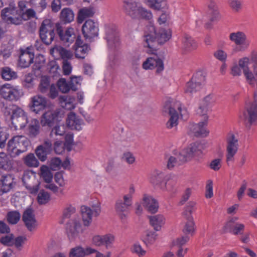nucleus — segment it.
<instances>
[{
    "label": "nucleus",
    "instance_id": "nucleus-1",
    "mask_svg": "<svg viewBox=\"0 0 257 257\" xmlns=\"http://www.w3.org/2000/svg\"><path fill=\"white\" fill-rule=\"evenodd\" d=\"M238 65L243 70L247 82L255 89L254 102H246L245 110L240 114L241 119L252 124L257 121V55L240 59Z\"/></svg>",
    "mask_w": 257,
    "mask_h": 257
},
{
    "label": "nucleus",
    "instance_id": "nucleus-2",
    "mask_svg": "<svg viewBox=\"0 0 257 257\" xmlns=\"http://www.w3.org/2000/svg\"><path fill=\"white\" fill-rule=\"evenodd\" d=\"M163 111L169 114L170 118L166 123V127L169 129L175 127L178 124V112L184 119L188 118V112L181 103L174 100L167 101L164 106Z\"/></svg>",
    "mask_w": 257,
    "mask_h": 257
},
{
    "label": "nucleus",
    "instance_id": "nucleus-3",
    "mask_svg": "<svg viewBox=\"0 0 257 257\" xmlns=\"http://www.w3.org/2000/svg\"><path fill=\"white\" fill-rule=\"evenodd\" d=\"M144 37L148 48H152L151 44L155 41L160 44L168 41L172 37V30L169 28H162L157 33L154 24L150 22L149 25L145 28Z\"/></svg>",
    "mask_w": 257,
    "mask_h": 257
},
{
    "label": "nucleus",
    "instance_id": "nucleus-4",
    "mask_svg": "<svg viewBox=\"0 0 257 257\" xmlns=\"http://www.w3.org/2000/svg\"><path fill=\"white\" fill-rule=\"evenodd\" d=\"M123 9L125 14L132 18H142L151 20L153 18L152 12L142 7L136 0H123Z\"/></svg>",
    "mask_w": 257,
    "mask_h": 257
},
{
    "label": "nucleus",
    "instance_id": "nucleus-5",
    "mask_svg": "<svg viewBox=\"0 0 257 257\" xmlns=\"http://www.w3.org/2000/svg\"><path fill=\"white\" fill-rule=\"evenodd\" d=\"M30 143V140L25 136H15L8 142L7 152L11 157H15L27 151Z\"/></svg>",
    "mask_w": 257,
    "mask_h": 257
},
{
    "label": "nucleus",
    "instance_id": "nucleus-6",
    "mask_svg": "<svg viewBox=\"0 0 257 257\" xmlns=\"http://www.w3.org/2000/svg\"><path fill=\"white\" fill-rule=\"evenodd\" d=\"M65 115L64 111L60 109H48L45 111L40 117L42 126L52 127L55 122H60Z\"/></svg>",
    "mask_w": 257,
    "mask_h": 257
},
{
    "label": "nucleus",
    "instance_id": "nucleus-7",
    "mask_svg": "<svg viewBox=\"0 0 257 257\" xmlns=\"http://www.w3.org/2000/svg\"><path fill=\"white\" fill-rule=\"evenodd\" d=\"M0 95L5 99L9 101H18L24 95L22 89L18 86L7 83L0 88Z\"/></svg>",
    "mask_w": 257,
    "mask_h": 257
},
{
    "label": "nucleus",
    "instance_id": "nucleus-8",
    "mask_svg": "<svg viewBox=\"0 0 257 257\" xmlns=\"http://www.w3.org/2000/svg\"><path fill=\"white\" fill-rule=\"evenodd\" d=\"M55 27L50 19L44 20L39 30L40 36L42 41L46 45L51 44L55 37Z\"/></svg>",
    "mask_w": 257,
    "mask_h": 257
},
{
    "label": "nucleus",
    "instance_id": "nucleus-9",
    "mask_svg": "<svg viewBox=\"0 0 257 257\" xmlns=\"http://www.w3.org/2000/svg\"><path fill=\"white\" fill-rule=\"evenodd\" d=\"M40 176L47 183L45 185V187L46 188L50 190L54 193H56L58 195H63L64 194L63 188H59L55 184L52 183L53 174L48 166L46 165H42L40 167Z\"/></svg>",
    "mask_w": 257,
    "mask_h": 257
},
{
    "label": "nucleus",
    "instance_id": "nucleus-10",
    "mask_svg": "<svg viewBox=\"0 0 257 257\" xmlns=\"http://www.w3.org/2000/svg\"><path fill=\"white\" fill-rule=\"evenodd\" d=\"M84 227L79 219L71 220L67 227V236L69 239L71 241L80 240L85 230Z\"/></svg>",
    "mask_w": 257,
    "mask_h": 257
},
{
    "label": "nucleus",
    "instance_id": "nucleus-11",
    "mask_svg": "<svg viewBox=\"0 0 257 257\" xmlns=\"http://www.w3.org/2000/svg\"><path fill=\"white\" fill-rule=\"evenodd\" d=\"M12 110L11 119L16 127L23 129L28 123V116L24 110L20 107L13 105L10 108Z\"/></svg>",
    "mask_w": 257,
    "mask_h": 257
},
{
    "label": "nucleus",
    "instance_id": "nucleus-12",
    "mask_svg": "<svg viewBox=\"0 0 257 257\" xmlns=\"http://www.w3.org/2000/svg\"><path fill=\"white\" fill-rule=\"evenodd\" d=\"M205 81V77L201 72H197L188 81L185 87V92L192 95L200 90Z\"/></svg>",
    "mask_w": 257,
    "mask_h": 257
},
{
    "label": "nucleus",
    "instance_id": "nucleus-13",
    "mask_svg": "<svg viewBox=\"0 0 257 257\" xmlns=\"http://www.w3.org/2000/svg\"><path fill=\"white\" fill-rule=\"evenodd\" d=\"M2 19L9 24L20 25L24 21L18 13V10L14 7L10 6L2 11Z\"/></svg>",
    "mask_w": 257,
    "mask_h": 257
},
{
    "label": "nucleus",
    "instance_id": "nucleus-14",
    "mask_svg": "<svg viewBox=\"0 0 257 257\" xmlns=\"http://www.w3.org/2000/svg\"><path fill=\"white\" fill-rule=\"evenodd\" d=\"M115 240V235L109 233L103 235H94L91 238V243L95 246H104L106 249H110L113 247Z\"/></svg>",
    "mask_w": 257,
    "mask_h": 257
},
{
    "label": "nucleus",
    "instance_id": "nucleus-15",
    "mask_svg": "<svg viewBox=\"0 0 257 257\" xmlns=\"http://www.w3.org/2000/svg\"><path fill=\"white\" fill-rule=\"evenodd\" d=\"M54 140L53 143V149L57 154H62L65 149L68 151L71 150L73 145V135L71 133H68L65 136V142L59 140L58 139H53Z\"/></svg>",
    "mask_w": 257,
    "mask_h": 257
},
{
    "label": "nucleus",
    "instance_id": "nucleus-16",
    "mask_svg": "<svg viewBox=\"0 0 257 257\" xmlns=\"http://www.w3.org/2000/svg\"><path fill=\"white\" fill-rule=\"evenodd\" d=\"M239 148L238 139L231 134L227 139L226 160L227 164L233 162Z\"/></svg>",
    "mask_w": 257,
    "mask_h": 257
},
{
    "label": "nucleus",
    "instance_id": "nucleus-17",
    "mask_svg": "<svg viewBox=\"0 0 257 257\" xmlns=\"http://www.w3.org/2000/svg\"><path fill=\"white\" fill-rule=\"evenodd\" d=\"M98 24L93 20H86L82 26V33L86 40H91L98 35Z\"/></svg>",
    "mask_w": 257,
    "mask_h": 257
},
{
    "label": "nucleus",
    "instance_id": "nucleus-18",
    "mask_svg": "<svg viewBox=\"0 0 257 257\" xmlns=\"http://www.w3.org/2000/svg\"><path fill=\"white\" fill-rule=\"evenodd\" d=\"M105 39L109 48H115L120 46L121 41L115 26H107L105 27Z\"/></svg>",
    "mask_w": 257,
    "mask_h": 257
},
{
    "label": "nucleus",
    "instance_id": "nucleus-19",
    "mask_svg": "<svg viewBox=\"0 0 257 257\" xmlns=\"http://www.w3.org/2000/svg\"><path fill=\"white\" fill-rule=\"evenodd\" d=\"M22 180L26 188L29 190L31 193L36 194L38 192L40 183L33 172H25L24 173Z\"/></svg>",
    "mask_w": 257,
    "mask_h": 257
},
{
    "label": "nucleus",
    "instance_id": "nucleus-20",
    "mask_svg": "<svg viewBox=\"0 0 257 257\" xmlns=\"http://www.w3.org/2000/svg\"><path fill=\"white\" fill-rule=\"evenodd\" d=\"M47 105V101L45 97L36 95L30 98L29 107L32 111L37 114L44 110Z\"/></svg>",
    "mask_w": 257,
    "mask_h": 257
},
{
    "label": "nucleus",
    "instance_id": "nucleus-21",
    "mask_svg": "<svg viewBox=\"0 0 257 257\" xmlns=\"http://www.w3.org/2000/svg\"><path fill=\"white\" fill-rule=\"evenodd\" d=\"M165 175L161 171L156 170L152 172L149 177V182L154 186L159 188L162 191H167V182L164 180Z\"/></svg>",
    "mask_w": 257,
    "mask_h": 257
},
{
    "label": "nucleus",
    "instance_id": "nucleus-22",
    "mask_svg": "<svg viewBox=\"0 0 257 257\" xmlns=\"http://www.w3.org/2000/svg\"><path fill=\"white\" fill-rule=\"evenodd\" d=\"M229 40L237 46L250 47V41L246 34L240 31L231 32L229 35Z\"/></svg>",
    "mask_w": 257,
    "mask_h": 257
},
{
    "label": "nucleus",
    "instance_id": "nucleus-23",
    "mask_svg": "<svg viewBox=\"0 0 257 257\" xmlns=\"http://www.w3.org/2000/svg\"><path fill=\"white\" fill-rule=\"evenodd\" d=\"M133 204V200H131L124 197L122 199H118L115 204V209L121 219H125L126 213L130 207Z\"/></svg>",
    "mask_w": 257,
    "mask_h": 257
},
{
    "label": "nucleus",
    "instance_id": "nucleus-24",
    "mask_svg": "<svg viewBox=\"0 0 257 257\" xmlns=\"http://www.w3.org/2000/svg\"><path fill=\"white\" fill-rule=\"evenodd\" d=\"M203 149V146L200 144H192L189 148L182 150L184 156L181 157L180 159L181 160H189L193 157L201 154L202 153Z\"/></svg>",
    "mask_w": 257,
    "mask_h": 257
},
{
    "label": "nucleus",
    "instance_id": "nucleus-25",
    "mask_svg": "<svg viewBox=\"0 0 257 257\" xmlns=\"http://www.w3.org/2000/svg\"><path fill=\"white\" fill-rule=\"evenodd\" d=\"M58 33L61 41L67 47H69L72 44L76 39L75 30L74 28L71 27L67 28L64 32L58 29Z\"/></svg>",
    "mask_w": 257,
    "mask_h": 257
},
{
    "label": "nucleus",
    "instance_id": "nucleus-26",
    "mask_svg": "<svg viewBox=\"0 0 257 257\" xmlns=\"http://www.w3.org/2000/svg\"><path fill=\"white\" fill-rule=\"evenodd\" d=\"M66 123L70 128L78 131L81 130L84 124L83 119L73 112H70L67 115Z\"/></svg>",
    "mask_w": 257,
    "mask_h": 257
},
{
    "label": "nucleus",
    "instance_id": "nucleus-27",
    "mask_svg": "<svg viewBox=\"0 0 257 257\" xmlns=\"http://www.w3.org/2000/svg\"><path fill=\"white\" fill-rule=\"evenodd\" d=\"M142 204L148 211L152 213H156L159 209V203L153 196L144 194L142 199Z\"/></svg>",
    "mask_w": 257,
    "mask_h": 257
},
{
    "label": "nucleus",
    "instance_id": "nucleus-28",
    "mask_svg": "<svg viewBox=\"0 0 257 257\" xmlns=\"http://www.w3.org/2000/svg\"><path fill=\"white\" fill-rule=\"evenodd\" d=\"M33 49H21L19 57V65L22 68L29 66L33 61L34 58Z\"/></svg>",
    "mask_w": 257,
    "mask_h": 257
},
{
    "label": "nucleus",
    "instance_id": "nucleus-29",
    "mask_svg": "<svg viewBox=\"0 0 257 257\" xmlns=\"http://www.w3.org/2000/svg\"><path fill=\"white\" fill-rule=\"evenodd\" d=\"M96 251V249L91 247L84 248L80 245H77L70 249L69 257H85Z\"/></svg>",
    "mask_w": 257,
    "mask_h": 257
},
{
    "label": "nucleus",
    "instance_id": "nucleus-30",
    "mask_svg": "<svg viewBox=\"0 0 257 257\" xmlns=\"http://www.w3.org/2000/svg\"><path fill=\"white\" fill-rule=\"evenodd\" d=\"M14 185V178L10 174H4L0 177V193L10 191Z\"/></svg>",
    "mask_w": 257,
    "mask_h": 257
},
{
    "label": "nucleus",
    "instance_id": "nucleus-31",
    "mask_svg": "<svg viewBox=\"0 0 257 257\" xmlns=\"http://www.w3.org/2000/svg\"><path fill=\"white\" fill-rule=\"evenodd\" d=\"M207 121L203 120L197 124H192L189 126L190 131L196 136H206L209 131L206 129Z\"/></svg>",
    "mask_w": 257,
    "mask_h": 257
},
{
    "label": "nucleus",
    "instance_id": "nucleus-32",
    "mask_svg": "<svg viewBox=\"0 0 257 257\" xmlns=\"http://www.w3.org/2000/svg\"><path fill=\"white\" fill-rule=\"evenodd\" d=\"M27 2L20 1L18 4V13L24 21L28 20L36 17V12L32 9H27L26 6Z\"/></svg>",
    "mask_w": 257,
    "mask_h": 257
},
{
    "label": "nucleus",
    "instance_id": "nucleus-33",
    "mask_svg": "<svg viewBox=\"0 0 257 257\" xmlns=\"http://www.w3.org/2000/svg\"><path fill=\"white\" fill-rule=\"evenodd\" d=\"M22 218L26 226L29 230H32L37 226V221L33 211L31 209H27L24 211Z\"/></svg>",
    "mask_w": 257,
    "mask_h": 257
},
{
    "label": "nucleus",
    "instance_id": "nucleus-34",
    "mask_svg": "<svg viewBox=\"0 0 257 257\" xmlns=\"http://www.w3.org/2000/svg\"><path fill=\"white\" fill-rule=\"evenodd\" d=\"M184 156L182 151H174L172 154L168 158L167 167L169 169H172L176 165H180L181 163L187 161L186 160H181V157Z\"/></svg>",
    "mask_w": 257,
    "mask_h": 257
},
{
    "label": "nucleus",
    "instance_id": "nucleus-35",
    "mask_svg": "<svg viewBox=\"0 0 257 257\" xmlns=\"http://www.w3.org/2000/svg\"><path fill=\"white\" fill-rule=\"evenodd\" d=\"M160 49H150L149 53L155 55L156 60L155 62V67H156V72L158 73L162 72L164 69V65L163 58H164V53L160 51Z\"/></svg>",
    "mask_w": 257,
    "mask_h": 257
},
{
    "label": "nucleus",
    "instance_id": "nucleus-36",
    "mask_svg": "<svg viewBox=\"0 0 257 257\" xmlns=\"http://www.w3.org/2000/svg\"><path fill=\"white\" fill-rule=\"evenodd\" d=\"M81 213L83 226L89 227L92 222V210L89 207L82 206L81 207Z\"/></svg>",
    "mask_w": 257,
    "mask_h": 257
},
{
    "label": "nucleus",
    "instance_id": "nucleus-37",
    "mask_svg": "<svg viewBox=\"0 0 257 257\" xmlns=\"http://www.w3.org/2000/svg\"><path fill=\"white\" fill-rule=\"evenodd\" d=\"M146 4L151 9L163 11L169 8L167 0H146Z\"/></svg>",
    "mask_w": 257,
    "mask_h": 257
},
{
    "label": "nucleus",
    "instance_id": "nucleus-38",
    "mask_svg": "<svg viewBox=\"0 0 257 257\" xmlns=\"http://www.w3.org/2000/svg\"><path fill=\"white\" fill-rule=\"evenodd\" d=\"M61 106L67 110H72L76 107L75 98L70 95L61 96L59 97Z\"/></svg>",
    "mask_w": 257,
    "mask_h": 257
},
{
    "label": "nucleus",
    "instance_id": "nucleus-39",
    "mask_svg": "<svg viewBox=\"0 0 257 257\" xmlns=\"http://www.w3.org/2000/svg\"><path fill=\"white\" fill-rule=\"evenodd\" d=\"M13 161L5 153H0V169L10 171L13 168Z\"/></svg>",
    "mask_w": 257,
    "mask_h": 257
},
{
    "label": "nucleus",
    "instance_id": "nucleus-40",
    "mask_svg": "<svg viewBox=\"0 0 257 257\" xmlns=\"http://www.w3.org/2000/svg\"><path fill=\"white\" fill-rule=\"evenodd\" d=\"M149 220L151 225L156 231H159L166 221L165 217L161 214L151 216L149 217Z\"/></svg>",
    "mask_w": 257,
    "mask_h": 257
},
{
    "label": "nucleus",
    "instance_id": "nucleus-41",
    "mask_svg": "<svg viewBox=\"0 0 257 257\" xmlns=\"http://www.w3.org/2000/svg\"><path fill=\"white\" fill-rule=\"evenodd\" d=\"M40 132V125L36 118L31 120L28 127V134L30 138L36 137Z\"/></svg>",
    "mask_w": 257,
    "mask_h": 257
},
{
    "label": "nucleus",
    "instance_id": "nucleus-42",
    "mask_svg": "<svg viewBox=\"0 0 257 257\" xmlns=\"http://www.w3.org/2000/svg\"><path fill=\"white\" fill-rule=\"evenodd\" d=\"M183 217L185 220V223L183 228V231L186 234L192 235L195 230V224L193 217Z\"/></svg>",
    "mask_w": 257,
    "mask_h": 257
},
{
    "label": "nucleus",
    "instance_id": "nucleus-43",
    "mask_svg": "<svg viewBox=\"0 0 257 257\" xmlns=\"http://www.w3.org/2000/svg\"><path fill=\"white\" fill-rule=\"evenodd\" d=\"M94 14L92 8H83L81 9L78 13L77 21L78 24H82L86 19L91 17Z\"/></svg>",
    "mask_w": 257,
    "mask_h": 257
},
{
    "label": "nucleus",
    "instance_id": "nucleus-44",
    "mask_svg": "<svg viewBox=\"0 0 257 257\" xmlns=\"http://www.w3.org/2000/svg\"><path fill=\"white\" fill-rule=\"evenodd\" d=\"M66 127L64 124H57L54 126L50 133V137L51 139H57L58 136H65L67 134L66 132Z\"/></svg>",
    "mask_w": 257,
    "mask_h": 257
},
{
    "label": "nucleus",
    "instance_id": "nucleus-45",
    "mask_svg": "<svg viewBox=\"0 0 257 257\" xmlns=\"http://www.w3.org/2000/svg\"><path fill=\"white\" fill-rule=\"evenodd\" d=\"M61 19L65 23H70L74 19V14L69 8H64L61 12Z\"/></svg>",
    "mask_w": 257,
    "mask_h": 257
},
{
    "label": "nucleus",
    "instance_id": "nucleus-46",
    "mask_svg": "<svg viewBox=\"0 0 257 257\" xmlns=\"http://www.w3.org/2000/svg\"><path fill=\"white\" fill-rule=\"evenodd\" d=\"M25 164L29 167L36 168L39 165V162L34 154L29 153L24 159Z\"/></svg>",
    "mask_w": 257,
    "mask_h": 257
},
{
    "label": "nucleus",
    "instance_id": "nucleus-47",
    "mask_svg": "<svg viewBox=\"0 0 257 257\" xmlns=\"http://www.w3.org/2000/svg\"><path fill=\"white\" fill-rule=\"evenodd\" d=\"M228 4L233 13H238L243 9V0H228Z\"/></svg>",
    "mask_w": 257,
    "mask_h": 257
},
{
    "label": "nucleus",
    "instance_id": "nucleus-48",
    "mask_svg": "<svg viewBox=\"0 0 257 257\" xmlns=\"http://www.w3.org/2000/svg\"><path fill=\"white\" fill-rule=\"evenodd\" d=\"M157 237L158 235L156 232L148 231L143 235L142 240L148 245L153 244L156 240Z\"/></svg>",
    "mask_w": 257,
    "mask_h": 257
},
{
    "label": "nucleus",
    "instance_id": "nucleus-49",
    "mask_svg": "<svg viewBox=\"0 0 257 257\" xmlns=\"http://www.w3.org/2000/svg\"><path fill=\"white\" fill-rule=\"evenodd\" d=\"M57 85L59 90L63 93H68L72 90L70 82H67L65 78L59 79L57 81Z\"/></svg>",
    "mask_w": 257,
    "mask_h": 257
},
{
    "label": "nucleus",
    "instance_id": "nucleus-50",
    "mask_svg": "<svg viewBox=\"0 0 257 257\" xmlns=\"http://www.w3.org/2000/svg\"><path fill=\"white\" fill-rule=\"evenodd\" d=\"M131 251L138 257H144L147 253L146 250L143 248L139 242L134 243L131 246Z\"/></svg>",
    "mask_w": 257,
    "mask_h": 257
},
{
    "label": "nucleus",
    "instance_id": "nucleus-51",
    "mask_svg": "<svg viewBox=\"0 0 257 257\" xmlns=\"http://www.w3.org/2000/svg\"><path fill=\"white\" fill-rule=\"evenodd\" d=\"M50 152L45 149L42 146H38L35 150V153L39 159L44 162L47 159V156Z\"/></svg>",
    "mask_w": 257,
    "mask_h": 257
},
{
    "label": "nucleus",
    "instance_id": "nucleus-52",
    "mask_svg": "<svg viewBox=\"0 0 257 257\" xmlns=\"http://www.w3.org/2000/svg\"><path fill=\"white\" fill-rule=\"evenodd\" d=\"M7 218L10 223L15 224L20 220L21 214L17 211H10L7 214Z\"/></svg>",
    "mask_w": 257,
    "mask_h": 257
},
{
    "label": "nucleus",
    "instance_id": "nucleus-53",
    "mask_svg": "<svg viewBox=\"0 0 257 257\" xmlns=\"http://www.w3.org/2000/svg\"><path fill=\"white\" fill-rule=\"evenodd\" d=\"M121 160L127 164L132 165L136 162V157L134 154L129 151L124 152L121 156Z\"/></svg>",
    "mask_w": 257,
    "mask_h": 257
},
{
    "label": "nucleus",
    "instance_id": "nucleus-54",
    "mask_svg": "<svg viewBox=\"0 0 257 257\" xmlns=\"http://www.w3.org/2000/svg\"><path fill=\"white\" fill-rule=\"evenodd\" d=\"M50 199L49 193L44 190H41L37 196V201L40 204H45L49 202Z\"/></svg>",
    "mask_w": 257,
    "mask_h": 257
},
{
    "label": "nucleus",
    "instance_id": "nucleus-55",
    "mask_svg": "<svg viewBox=\"0 0 257 257\" xmlns=\"http://www.w3.org/2000/svg\"><path fill=\"white\" fill-rule=\"evenodd\" d=\"M156 57L155 55L148 58L143 63L142 67L145 70H152L155 67Z\"/></svg>",
    "mask_w": 257,
    "mask_h": 257
},
{
    "label": "nucleus",
    "instance_id": "nucleus-56",
    "mask_svg": "<svg viewBox=\"0 0 257 257\" xmlns=\"http://www.w3.org/2000/svg\"><path fill=\"white\" fill-rule=\"evenodd\" d=\"M2 75L3 78L6 80H10L17 77L16 73L9 67L3 68Z\"/></svg>",
    "mask_w": 257,
    "mask_h": 257
},
{
    "label": "nucleus",
    "instance_id": "nucleus-57",
    "mask_svg": "<svg viewBox=\"0 0 257 257\" xmlns=\"http://www.w3.org/2000/svg\"><path fill=\"white\" fill-rule=\"evenodd\" d=\"M29 2L30 5L39 12L43 11L47 6L46 0H30Z\"/></svg>",
    "mask_w": 257,
    "mask_h": 257
},
{
    "label": "nucleus",
    "instance_id": "nucleus-58",
    "mask_svg": "<svg viewBox=\"0 0 257 257\" xmlns=\"http://www.w3.org/2000/svg\"><path fill=\"white\" fill-rule=\"evenodd\" d=\"M216 99V95L214 94L210 93L205 96L202 99L201 102L210 108L215 104Z\"/></svg>",
    "mask_w": 257,
    "mask_h": 257
},
{
    "label": "nucleus",
    "instance_id": "nucleus-59",
    "mask_svg": "<svg viewBox=\"0 0 257 257\" xmlns=\"http://www.w3.org/2000/svg\"><path fill=\"white\" fill-rule=\"evenodd\" d=\"M209 107L201 102L199 107L197 109V113L203 117V120L208 121V116L207 113L209 110Z\"/></svg>",
    "mask_w": 257,
    "mask_h": 257
},
{
    "label": "nucleus",
    "instance_id": "nucleus-60",
    "mask_svg": "<svg viewBox=\"0 0 257 257\" xmlns=\"http://www.w3.org/2000/svg\"><path fill=\"white\" fill-rule=\"evenodd\" d=\"M196 203L195 202H189L183 212V216L193 217L192 214L196 210Z\"/></svg>",
    "mask_w": 257,
    "mask_h": 257
},
{
    "label": "nucleus",
    "instance_id": "nucleus-61",
    "mask_svg": "<svg viewBox=\"0 0 257 257\" xmlns=\"http://www.w3.org/2000/svg\"><path fill=\"white\" fill-rule=\"evenodd\" d=\"M182 43L185 47H197L198 46L195 40L187 35H184Z\"/></svg>",
    "mask_w": 257,
    "mask_h": 257
},
{
    "label": "nucleus",
    "instance_id": "nucleus-62",
    "mask_svg": "<svg viewBox=\"0 0 257 257\" xmlns=\"http://www.w3.org/2000/svg\"><path fill=\"white\" fill-rule=\"evenodd\" d=\"M55 52L59 53L63 59L70 58L72 56V53L68 49H51V54Z\"/></svg>",
    "mask_w": 257,
    "mask_h": 257
},
{
    "label": "nucleus",
    "instance_id": "nucleus-63",
    "mask_svg": "<svg viewBox=\"0 0 257 257\" xmlns=\"http://www.w3.org/2000/svg\"><path fill=\"white\" fill-rule=\"evenodd\" d=\"M189 240L187 236H181L173 239L171 243L172 246H177L181 247V246L185 244Z\"/></svg>",
    "mask_w": 257,
    "mask_h": 257
},
{
    "label": "nucleus",
    "instance_id": "nucleus-64",
    "mask_svg": "<svg viewBox=\"0 0 257 257\" xmlns=\"http://www.w3.org/2000/svg\"><path fill=\"white\" fill-rule=\"evenodd\" d=\"M50 85L49 78L44 76L41 77V82L39 85V88L42 92H45L48 88Z\"/></svg>",
    "mask_w": 257,
    "mask_h": 257
}]
</instances>
